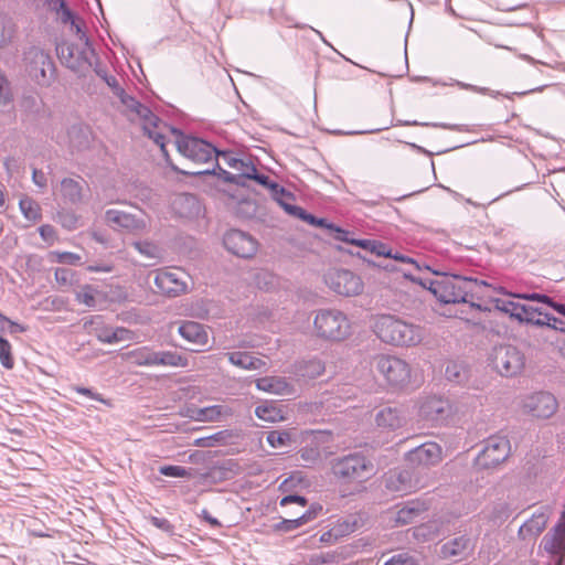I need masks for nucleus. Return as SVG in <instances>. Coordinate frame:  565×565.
<instances>
[{
  "label": "nucleus",
  "instance_id": "58836bf2",
  "mask_svg": "<svg viewBox=\"0 0 565 565\" xmlns=\"http://www.w3.org/2000/svg\"><path fill=\"white\" fill-rule=\"evenodd\" d=\"M315 519V514H312L310 511H307L301 516L294 519V520H281L278 524L275 525V531L279 532H290L299 526L308 523L309 521Z\"/></svg>",
  "mask_w": 565,
  "mask_h": 565
},
{
  "label": "nucleus",
  "instance_id": "5701e85b",
  "mask_svg": "<svg viewBox=\"0 0 565 565\" xmlns=\"http://www.w3.org/2000/svg\"><path fill=\"white\" fill-rule=\"evenodd\" d=\"M354 246L361 247L365 250H369L372 254H375L377 256H385V257H392L396 260H399L404 264L412 265L415 269H418V265L415 260H413L409 257L401 256V255H392L391 252L387 249V247L377 241L373 239H359L356 242H353Z\"/></svg>",
  "mask_w": 565,
  "mask_h": 565
},
{
  "label": "nucleus",
  "instance_id": "ea45409f",
  "mask_svg": "<svg viewBox=\"0 0 565 565\" xmlns=\"http://www.w3.org/2000/svg\"><path fill=\"white\" fill-rule=\"evenodd\" d=\"M222 157L227 161V163L239 171V175L246 177L248 179H253V177H256L257 169L247 162H244L241 159L231 157L227 153H222Z\"/></svg>",
  "mask_w": 565,
  "mask_h": 565
},
{
  "label": "nucleus",
  "instance_id": "a19ab883",
  "mask_svg": "<svg viewBox=\"0 0 565 565\" xmlns=\"http://www.w3.org/2000/svg\"><path fill=\"white\" fill-rule=\"evenodd\" d=\"M62 8V21L70 23L71 30L75 32L81 40L85 39V33L82 29V21H79L66 7L63 0H58Z\"/></svg>",
  "mask_w": 565,
  "mask_h": 565
},
{
  "label": "nucleus",
  "instance_id": "4c0bfd02",
  "mask_svg": "<svg viewBox=\"0 0 565 565\" xmlns=\"http://www.w3.org/2000/svg\"><path fill=\"white\" fill-rule=\"evenodd\" d=\"M20 210L23 216L32 222H38L42 217L40 204L29 196H24L19 202Z\"/></svg>",
  "mask_w": 565,
  "mask_h": 565
},
{
  "label": "nucleus",
  "instance_id": "0eeeda50",
  "mask_svg": "<svg viewBox=\"0 0 565 565\" xmlns=\"http://www.w3.org/2000/svg\"><path fill=\"white\" fill-rule=\"evenodd\" d=\"M23 67L28 75L38 84L45 85L54 72V64L44 50L33 46L23 54Z\"/></svg>",
  "mask_w": 565,
  "mask_h": 565
},
{
  "label": "nucleus",
  "instance_id": "c9c22d12",
  "mask_svg": "<svg viewBox=\"0 0 565 565\" xmlns=\"http://www.w3.org/2000/svg\"><path fill=\"white\" fill-rule=\"evenodd\" d=\"M157 365L185 367L188 366V359L178 352L160 351L156 352Z\"/></svg>",
  "mask_w": 565,
  "mask_h": 565
},
{
  "label": "nucleus",
  "instance_id": "3c124183",
  "mask_svg": "<svg viewBox=\"0 0 565 565\" xmlns=\"http://www.w3.org/2000/svg\"><path fill=\"white\" fill-rule=\"evenodd\" d=\"M39 233L42 239L49 243L50 245H53L57 241V233L55 228L50 224H44L40 226Z\"/></svg>",
  "mask_w": 565,
  "mask_h": 565
},
{
  "label": "nucleus",
  "instance_id": "39448f33",
  "mask_svg": "<svg viewBox=\"0 0 565 565\" xmlns=\"http://www.w3.org/2000/svg\"><path fill=\"white\" fill-rule=\"evenodd\" d=\"M374 365L385 383L393 390H408L417 386V375L411 365L393 355L379 354L374 358Z\"/></svg>",
  "mask_w": 565,
  "mask_h": 565
},
{
  "label": "nucleus",
  "instance_id": "864d4df0",
  "mask_svg": "<svg viewBox=\"0 0 565 565\" xmlns=\"http://www.w3.org/2000/svg\"><path fill=\"white\" fill-rule=\"evenodd\" d=\"M73 390L78 394L85 395L92 399L109 405V403L100 394L93 392L90 388L74 386Z\"/></svg>",
  "mask_w": 565,
  "mask_h": 565
},
{
  "label": "nucleus",
  "instance_id": "6e6d98bb",
  "mask_svg": "<svg viewBox=\"0 0 565 565\" xmlns=\"http://www.w3.org/2000/svg\"><path fill=\"white\" fill-rule=\"evenodd\" d=\"M333 232H334V238L337 241L345 242V243H349L351 245H353V242L358 241L355 238H351L350 237V233L348 231H344V230L340 228V227L334 226Z\"/></svg>",
  "mask_w": 565,
  "mask_h": 565
},
{
  "label": "nucleus",
  "instance_id": "f3484780",
  "mask_svg": "<svg viewBox=\"0 0 565 565\" xmlns=\"http://www.w3.org/2000/svg\"><path fill=\"white\" fill-rule=\"evenodd\" d=\"M86 182L82 179L65 178L61 181L58 193L64 202L79 203L83 200Z\"/></svg>",
  "mask_w": 565,
  "mask_h": 565
},
{
  "label": "nucleus",
  "instance_id": "4468645a",
  "mask_svg": "<svg viewBox=\"0 0 565 565\" xmlns=\"http://www.w3.org/2000/svg\"><path fill=\"white\" fill-rule=\"evenodd\" d=\"M223 242L230 253L242 258H252L258 250V242L249 234L238 230L228 231Z\"/></svg>",
  "mask_w": 565,
  "mask_h": 565
},
{
  "label": "nucleus",
  "instance_id": "bf43d9fd",
  "mask_svg": "<svg viewBox=\"0 0 565 565\" xmlns=\"http://www.w3.org/2000/svg\"><path fill=\"white\" fill-rule=\"evenodd\" d=\"M201 515H202V519L204 521H206L211 526H214V527L221 526V522L216 518L212 516L207 510H202Z\"/></svg>",
  "mask_w": 565,
  "mask_h": 565
},
{
  "label": "nucleus",
  "instance_id": "423d86ee",
  "mask_svg": "<svg viewBox=\"0 0 565 565\" xmlns=\"http://www.w3.org/2000/svg\"><path fill=\"white\" fill-rule=\"evenodd\" d=\"M332 470L338 478L358 483L364 482L375 475L373 462L360 455H350L339 459Z\"/></svg>",
  "mask_w": 565,
  "mask_h": 565
},
{
  "label": "nucleus",
  "instance_id": "0e129e2a",
  "mask_svg": "<svg viewBox=\"0 0 565 565\" xmlns=\"http://www.w3.org/2000/svg\"><path fill=\"white\" fill-rule=\"evenodd\" d=\"M311 225H316V226H320V227H327L331 231H333L334 228V225L332 224H328L327 221L324 218H316L315 217V222L313 223H310Z\"/></svg>",
  "mask_w": 565,
  "mask_h": 565
},
{
  "label": "nucleus",
  "instance_id": "de8ad7c7",
  "mask_svg": "<svg viewBox=\"0 0 565 565\" xmlns=\"http://www.w3.org/2000/svg\"><path fill=\"white\" fill-rule=\"evenodd\" d=\"M12 97L11 83L3 73H0V105L9 104Z\"/></svg>",
  "mask_w": 565,
  "mask_h": 565
},
{
  "label": "nucleus",
  "instance_id": "338daca9",
  "mask_svg": "<svg viewBox=\"0 0 565 565\" xmlns=\"http://www.w3.org/2000/svg\"><path fill=\"white\" fill-rule=\"evenodd\" d=\"M153 524L157 525L158 527H162L164 530L171 529V525L169 524V522L167 520L153 519Z\"/></svg>",
  "mask_w": 565,
  "mask_h": 565
},
{
  "label": "nucleus",
  "instance_id": "f8f14e48",
  "mask_svg": "<svg viewBox=\"0 0 565 565\" xmlns=\"http://www.w3.org/2000/svg\"><path fill=\"white\" fill-rule=\"evenodd\" d=\"M511 446L507 437L492 436L477 458V463L484 469L494 468L503 462L510 455Z\"/></svg>",
  "mask_w": 565,
  "mask_h": 565
},
{
  "label": "nucleus",
  "instance_id": "69168bd1",
  "mask_svg": "<svg viewBox=\"0 0 565 565\" xmlns=\"http://www.w3.org/2000/svg\"><path fill=\"white\" fill-rule=\"evenodd\" d=\"M76 223H77V217L76 216H71L70 220L67 218H64L62 221V225L67 227V228H74L76 226Z\"/></svg>",
  "mask_w": 565,
  "mask_h": 565
},
{
  "label": "nucleus",
  "instance_id": "1a4fd4ad",
  "mask_svg": "<svg viewBox=\"0 0 565 565\" xmlns=\"http://www.w3.org/2000/svg\"><path fill=\"white\" fill-rule=\"evenodd\" d=\"M454 414L452 404L439 396H426L417 404V416L431 425L443 424Z\"/></svg>",
  "mask_w": 565,
  "mask_h": 565
},
{
  "label": "nucleus",
  "instance_id": "e433bc0d",
  "mask_svg": "<svg viewBox=\"0 0 565 565\" xmlns=\"http://www.w3.org/2000/svg\"><path fill=\"white\" fill-rule=\"evenodd\" d=\"M541 316L542 313L537 308L519 302L516 306V312L514 313L513 318L518 319L519 321L543 324L544 321L541 319Z\"/></svg>",
  "mask_w": 565,
  "mask_h": 565
},
{
  "label": "nucleus",
  "instance_id": "8fccbe9b",
  "mask_svg": "<svg viewBox=\"0 0 565 565\" xmlns=\"http://www.w3.org/2000/svg\"><path fill=\"white\" fill-rule=\"evenodd\" d=\"M135 248L142 255L149 258H157L159 256L158 247L150 242H136Z\"/></svg>",
  "mask_w": 565,
  "mask_h": 565
},
{
  "label": "nucleus",
  "instance_id": "aec40b11",
  "mask_svg": "<svg viewBox=\"0 0 565 565\" xmlns=\"http://www.w3.org/2000/svg\"><path fill=\"white\" fill-rule=\"evenodd\" d=\"M376 425L384 429H397L406 423V416L401 407L387 406L375 416Z\"/></svg>",
  "mask_w": 565,
  "mask_h": 565
},
{
  "label": "nucleus",
  "instance_id": "2f4dec72",
  "mask_svg": "<svg viewBox=\"0 0 565 565\" xmlns=\"http://www.w3.org/2000/svg\"><path fill=\"white\" fill-rule=\"evenodd\" d=\"M18 33V26L14 20L4 14L0 13V50L10 46Z\"/></svg>",
  "mask_w": 565,
  "mask_h": 565
},
{
  "label": "nucleus",
  "instance_id": "7ed1b4c3",
  "mask_svg": "<svg viewBox=\"0 0 565 565\" xmlns=\"http://www.w3.org/2000/svg\"><path fill=\"white\" fill-rule=\"evenodd\" d=\"M477 280L456 275H443L429 281L428 289L444 303L467 302L473 297Z\"/></svg>",
  "mask_w": 565,
  "mask_h": 565
},
{
  "label": "nucleus",
  "instance_id": "774afa93",
  "mask_svg": "<svg viewBox=\"0 0 565 565\" xmlns=\"http://www.w3.org/2000/svg\"><path fill=\"white\" fill-rule=\"evenodd\" d=\"M8 322H10V319H9V318H7L6 316H3V315L0 312V331H1V332L7 331Z\"/></svg>",
  "mask_w": 565,
  "mask_h": 565
},
{
  "label": "nucleus",
  "instance_id": "c03bdc74",
  "mask_svg": "<svg viewBox=\"0 0 565 565\" xmlns=\"http://www.w3.org/2000/svg\"><path fill=\"white\" fill-rule=\"evenodd\" d=\"M0 362L2 366L8 370L12 369L14 365L11 344L2 337H0Z\"/></svg>",
  "mask_w": 565,
  "mask_h": 565
},
{
  "label": "nucleus",
  "instance_id": "13d9d810",
  "mask_svg": "<svg viewBox=\"0 0 565 565\" xmlns=\"http://www.w3.org/2000/svg\"><path fill=\"white\" fill-rule=\"evenodd\" d=\"M33 181L36 185L44 188L46 185V178L42 171H33Z\"/></svg>",
  "mask_w": 565,
  "mask_h": 565
},
{
  "label": "nucleus",
  "instance_id": "680f3d73",
  "mask_svg": "<svg viewBox=\"0 0 565 565\" xmlns=\"http://www.w3.org/2000/svg\"><path fill=\"white\" fill-rule=\"evenodd\" d=\"M7 330L10 333L25 332L26 331V327L10 320V322H8V326H7Z\"/></svg>",
  "mask_w": 565,
  "mask_h": 565
},
{
  "label": "nucleus",
  "instance_id": "6ab92c4d",
  "mask_svg": "<svg viewBox=\"0 0 565 565\" xmlns=\"http://www.w3.org/2000/svg\"><path fill=\"white\" fill-rule=\"evenodd\" d=\"M180 335L196 347H205L209 342V333L205 327L195 321H184L179 327Z\"/></svg>",
  "mask_w": 565,
  "mask_h": 565
},
{
  "label": "nucleus",
  "instance_id": "603ef678",
  "mask_svg": "<svg viewBox=\"0 0 565 565\" xmlns=\"http://www.w3.org/2000/svg\"><path fill=\"white\" fill-rule=\"evenodd\" d=\"M384 565H418V563L407 554H398L388 559Z\"/></svg>",
  "mask_w": 565,
  "mask_h": 565
},
{
  "label": "nucleus",
  "instance_id": "a18cd8bd",
  "mask_svg": "<svg viewBox=\"0 0 565 565\" xmlns=\"http://www.w3.org/2000/svg\"><path fill=\"white\" fill-rule=\"evenodd\" d=\"M97 290L93 288L90 285H85L81 288V290L76 294V300L77 302L85 305L88 308H92L95 306V297H96Z\"/></svg>",
  "mask_w": 565,
  "mask_h": 565
},
{
  "label": "nucleus",
  "instance_id": "79ce46f5",
  "mask_svg": "<svg viewBox=\"0 0 565 565\" xmlns=\"http://www.w3.org/2000/svg\"><path fill=\"white\" fill-rule=\"evenodd\" d=\"M292 436L291 433L287 430H273L267 435V443L273 448L287 447L291 444Z\"/></svg>",
  "mask_w": 565,
  "mask_h": 565
},
{
  "label": "nucleus",
  "instance_id": "20e7f679",
  "mask_svg": "<svg viewBox=\"0 0 565 565\" xmlns=\"http://www.w3.org/2000/svg\"><path fill=\"white\" fill-rule=\"evenodd\" d=\"M373 328L376 335L385 343L414 345L422 340V331L418 327L390 315L377 317Z\"/></svg>",
  "mask_w": 565,
  "mask_h": 565
},
{
  "label": "nucleus",
  "instance_id": "e2e57ef3",
  "mask_svg": "<svg viewBox=\"0 0 565 565\" xmlns=\"http://www.w3.org/2000/svg\"><path fill=\"white\" fill-rule=\"evenodd\" d=\"M253 180H256L258 183L269 186L271 189V185L274 183L270 182L269 178L267 175L258 174L256 172V177H253Z\"/></svg>",
  "mask_w": 565,
  "mask_h": 565
},
{
  "label": "nucleus",
  "instance_id": "4d7b16f0",
  "mask_svg": "<svg viewBox=\"0 0 565 565\" xmlns=\"http://www.w3.org/2000/svg\"><path fill=\"white\" fill-rule=\"evenodd\" d=\"M290 503H297L301 507L307 505V500L305 497L300 495H287L280 500V505L285 507Z\"/></svg>",
  "mask_w": 565,
  "mask_h": 565
},
{
  "label": "nucleus",
  "instance_id": "49530a36",
  "mask_svg": "<svg viewBox=\"0 0 565 565\" xmlns=\"http://www.w3.org/2000/svg\"><path fill=\"white\" fill-rule=\"evenodd\" d=\"M226 436V430L217 431L214 435L195 439L193 445L198 447H214L215 445L223 443Z\"/></svg>",
  "mask_w": 565,
  "mask_h": 565
},
{
  "label": "nucleus",
  "instance_id": "7c9ffc66",
  "mask_svg": "<svg viewBox=\"0 0 565 565\" xmlns=\"http://www.w3.org/2000/svg\"><path fill=\"white\" fill-rule=\"evenodd\" d=\"M122 356L138 366H156V351L148 347L137 348L125 353Z\"/></svg>",
  "mask_w": 565,
  "mask_h": 565
},
{
  "label": "nucleus",
  "instance_id": "f704fd0d",
  "mask_svg": "<svg viewBox=\"0 0 565 565\" xmlns=\"http://www.w3.org/2000/svg\"><path fill=\"white\" fill-rule=\"evenodd\" d=\"M324 369V363L319 359L303 360L297 364V374L306 379H316Z\"/></svg>",
  "mask_w": 565,
  "mask_h": 565
},
{
  "label": "nucleus",
  "instance_id": "2eb2a0df",
  "mask_svg": "<svg viewBox=\"0 0 565 565\" xmlns=\"http://www.w3.org/2000/svg\"><path fill=\"white\" fill-rule=\"evenodd\" d=\"M522 409L532 417L548 418L556 412L557 401L550 393L539 392L523 399Z\"/></svg>",
  "mask_w": 565,
  "mask_h": 565
},
{
  "label": "nucleus",
  "instance_id": "c756f323",
  "mask_svg": "<svg viewBox=\"0 0 565 565\" xmlns=\"http://www.w3.org/2000/svg\"><path fill=\"white\" fill-rule=\"evenodd\" d=\"M426 510L427 508L424 503L412 501L396 512L394 523L396 525H406L412 523Z\"/></svg>",
  "mask_w": 565,
  "mask_h": 565
},
{
  "label": "nucleus",
  "instance_id": "b1692460",
  "mask_svg": "<svg viewBox=\"0 0 565 565\" xmlns=\"http://www.w3.org/2000/svg\"><path fill=\"white\" fill-rule=\"evenodd\" d=\"M386 488L394 492L408 493L416 487L412 483L409 471L394 469L386 476Z\"/></svg>",
  "mask_w": 565,
  "mask_h": 565
},
{
  "label": "nucleus",
  "instance_id": "393cba45",
  "mask_svg": "<svg viewBox=\"0 0 565 565\" xmlns=\"http://www.w3.org/2000/svg\"><path fill=\"white\" fill-rule=\"evenodd\" d=\"M256 387L259 391L276 394V395H290L292 393V386L280 376H265L256 380Z\"/></svg>",
  "mask_w": 565,
  "mask_h": 565
},
{
  "label": "nucleus",
  "instance_id": "473e14b6",
  "mask_svg": "<svg viewBox=\"0 0 565 565\" xmlns=\"http://www.w3.org/2000/svg\"><path fill=\"white\" fill-rule=\"evenodd\" d=\"M256 416L268 423H277L285 419L282 408L274 402H265L255 409Z\"/></svg>",
  "mask_w": 565,
  "mask_h": 565
},
{
  "label": "nucleus",
  "instance_id": "ddd939ff",
  "mask_svg": "<svg viewBox=\"0 0 565 565\" xmlns=\"http://www.w3.org/2000/svg\"><path fill=\"white\" fill-rule=\"evenodd\" d=\"M493 366L504 376L519 374L524 367L523 354L512 345H502L494 350Z\"/></svg>",
  "mask_w": 565,
  "mask_h": 565
},
{
  "label": "nucleus",
  "instance_id": "72a5a7b5",
  "mask_svg": "<svg viewBox=\"0 0 565 565\" xmlns=\"http://www.w3.org/2000/svg\"><path fill=\"white\" fill-rule=\"evenodd\" d=\"M134 333L126 328H115V329H102L97 333V339L103 343H117L121 341H128L132 339Z\"/></svg>",
  "mask_w": 565,
  "mask_h": 565
},
{
  "label": "nucleus",
  "instance_id": "f03ea898",
  "mask_svg": "<svg viewBox=\"0 0 565 565\" xmlns=\"http://www.w3.org/2000/svg\"><path fill=\"white\" fill-rule=\"evenodd\" d=\"M315 334L324 341L341 342L352 334V322L341 310L334 308L320 309L313 318Z\"/></svg>",
  "mask_w": 565,
  "mask_h": 565
},
{
  "label": "nucleus",
  "instance_id": "cd10ccee",
  "mask_svg": "<svg viewBox=\"0 0 565 565\" xmlns=\"http://www.w3.org/2000/svg\"><path fill=\"white\" fill-rule=\"evenodd\" d=\"M232 409L223 405H213L191 411L190 417L198 422H217L223 416H231Z\"/></svg>",
  "mask_w": 565,
  "mask_h": 565
},
{
  "label": "nucleus",
  "instance_id": "a878e982",
  "mask_svg": "<svg viewBox=\"0 0 565 565\" xmlns=\"http://www.w3.org/2000/svg\"><path fill=\"white\" fill-rule=\"evenodd\" d=\"M544 548L552 554H561L565 551V519L561 516L553 532L545 535L542 541Z\"/></svg>",
  "mask_w": 565,
  "mask_h": 565
},
{
  "label": "nucleus",
  "instance_id": "f257e3e1",
  "mask_svg": "<svg viewBox=\"0 0 565 565\" xmlns=\"http://www.w3.org/2000/svg\"><path fill=\"white\" fill-rule=\"evenodd\" d=\"M137 113L142 119L145 134L160 147L168 162H170V158L166 146L171 141L180 154L194 163H207L216 156V149L212 145L202 139L183 135L160 120L149 108L139 105Z\"/></svg>",
  "mask_w": 565,
  "mask_h": 565
},
{
  "label": "nucleus",
  "instance_id": "5fc2aeb1",
  "mask_svg": "<svg viewBox=\"0 0 565 565\" xmlns=\"http://www.w3.org/2000/svg\"><path fill=\"white\" fill-rule=\"evenodd\" d=\"M55 280L58 285L65 286L70 284L71 278V271L66 268H56L55 273Z\"/></svg>",
  "mask_w": 565,
  "mask_h": 565
},
{
  "label": "nucleus",
  "instance_id": "bb28decb",
  "mask_svg": "<svg viewBox=\"0 0 565 565\" xmlns=\"http://www.w3.org/2000/svg\"><path fill=\"white\" fill-rule=\"evenodd\" d=\"M472 550V542L467 536L455 537L445 543L441 547V556L444 558L463 557Z\"/></svg>",
  "mask_w": 565,
  "mask_h": 565
},
{
  "label": "nucleus",
  "instance_id": "9b49d317",
  "mask_svg": "<svg viewBox=\"0 0 565 565\" xmlns=\"http://www.w3.org/2000/svg\"><path fill=\"white\" fill-rule=\"evenodd\" d=\"M107 224L117 226L129 233L140 234L145 232L149 224L147 214L141 210L126 212L121 210H107L105 213Z\"/></svg>",
  "mask_w": 565,
  "mask_h": 565
},
{
  "label": "nucleus",
  "instance_id": "a211bd4d",
  "mask_svg": "<svg viewBox=\"0 0 565 565\" xmlns=\"http://www.w3.org/2000/svg\"><path fill=\"white\" fill-rule=\"evenodd\" d=\"M271 192L277 201V203L282 206L289 214L295 215L307 223H313L315 216L306 213V211L299 206H295L291 204L294 201V196L286 192L282 188H280L278 184L271 185Z\"/></svg>",
  "mask_w": 565,
  "mask_h": 565
},
{
  "label": "nucleus",
  "instance_id": "052dcab7",
  "mask_svg": "<svg viewBox=\"0 0 565 565\" xmlns=\"http://www.w3.org/2000/svg\"><path fill=\"white\" fill-rule=\"evenodd\" d=\"M113 268L114 267L111 265H100V266L90 265L87 267V270L90 273H110V271H113Z\"/></svg>",
  "mask_w": 565,
  "mask_h": 565
},
{
  "label": "nucleus",
  "instance_id": "c85d7f7f",
  "mask_svg": "<svg viewBox=\"0 0 565 565\" xmlns=\"http://www.w3.org/2000/svg\"><path fill=\"white\" fill-rule=\"evenodd\" d=\"M228 361L241 369L244 370H260L266 367L267 363L262 360L260 358H257L249 352H242L236 351L228 353Z\"/></svg>",
  "mask_w": 565,
  "mask_h": 565
},
{
  "label": "nucleus",
  "instance_id": "4be33fe9",
  "mask_svg": "<svg viewBox=\"0 0 565 565\" xmlns=\"http://www.w3.org/2000/svg\"><path fill=\"white\" fill-rule=\"evenodd\" d=\"M516 299H525V300H536L540 302H547L548 297L540 294H531V295H515V294H505L502 298L495 299V308L509 313L511 317H514L516 312V306L520 301Z\"/></svg>",
  "mask_w": 565,
  "mask_h": 565
},
{
  "label": "nucleus",
  "instance_id": "6e6552de",
  "mask_svg": "<svg viewBox=\"0 0 565 565\" xmlns=\"http://www.w3.org/2000/svg\"><path fill=\"white\" fill-rule=\"evenodd\" d=\"M327 286L343 297H356L364 291V281L349 269H330L324 275Z\"/></svg>",
  "mask_w": 565,
  "mask_h": 565
},
{
  "label": "nucleus",
  "instance_id": "37998d69",
  "mask_svg": "<svg viewBox=\"0 0 565 565\" xmlns=\"http://www.w3.org/2000/svg\"><path fill=\"white\" fill-rule=\"evenodd\" d=\"M50 258L52 262L58 264H68V265H79L82 264V257L78 254L71 252H58L54 250L50 253Z\"/></svg>",
  "mask_w": 565,
  "mask_h": 565
},
{
  "label": "nucleus",
  "instance_id": "09e8293b",
  "mask_svg": "<svg viewBox=\"0 0 565 565\" xmlns=\"http://www.w3.org/2000/svg\"><path fill=\"white\" fill-rule=\"evenodd\" d=\"M160 473L166 477L174 478H189L191 473L188 469L182 466H163L160 468Z\"/></svg>",
  "mask_w": 565,
  "mask_h": 565
},
{
  "label": "nucleus",
  "instance_id": "dca6fc26",
  "mask_svg": "<svg viewBox=\"0 0 565 565\" xmlns=\"http://www.w3.org/2000/svg\"><path fill=\"white\" fill-rule=\"evenodd\" d=\"M443 459L441 447L436 443H425L407 454L409 463L416 467H430Z\"/></svg>",
  "mask_w": 565,
  "mask_h": 565
},
{
  "label": "nucleus",
  "instance_id": "9d476101",
  "mask_svg": "<svg viewBox=\"0 0 565 565\" xmlns=\"http://www.w3.org/2000/svg\"><path fill=\"white\" fill-rule=\"evenodd\" d=\"M154 285L162 295L178 297L188 291V275L180 268H161L156 270Z\"/></svg>",
  "mask_w": 565,
  "mask_h": 565
},
{
  "label": "nucleus",
  "instance_id": "412c9836",
  "mask_svg": "<svg viewBox=\"0 0 565 565\" xmlns=\"http://www.w3.org/2000/svg\"><path fill=\"white\" fill-rule=\"evenodd\" d=\"M548 514L546 511L534 513L519 529V535L523 540H533L539 536L546 527Z\"/></svg>",
  "mask_w": 565,
  "mask_h": 565
}]
</instances>
